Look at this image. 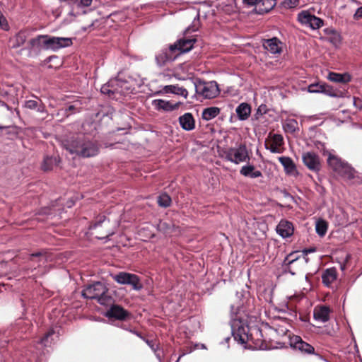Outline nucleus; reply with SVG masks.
<instances>
[{
	"instance_id": "nucleus-1",
	"label": "nucleus",
	"mask_w": 362,
	"mask_h": 362,
	"mask_svg": "<svg viewBox=\"0 0 362 362\" xmlns=\"http://www.w3.org/2000/svg\"><path fill=\"white\" fill-rule=\"evenodd\" d=\"M237 301L230 306V327L231 333L235 340L244 344L250 339L248 317L250 308L248 299L242 293L237 292Z\"/></svg>"
},
{
	"instance_id": "nucleus-2",
	"label": "nucleus",
	"mask_w": 362,
	"mask_h": 362,
	"mask_svg": "<svg viewBox=\"0 0 362 362\" xmlns=\"http://www.w3.org/2000/svg\"><path fill=\"white\" fill-rule=\"evenodd\" d=\"M62 146L71 155L83 158L95 156L99 153L98 144L81 134L63 141Z\"/></svg>"
},
{
	"instance_id": "nucleus-3",
	"label": "nucleus",
	"mask_w": 362,
	"mask_h": 362,
	"mask_svg": "<svg viewBox=\"0 0 362 362\" xmlns=\"http://www.w3.org/2000/svg\"><path fill=\"white\" fill-rule=\"evenodd\" d=\"M196 39L194 37H184L179 39L176 42L170 45L168 49H162L156 56V60L159 66L173 62L182 53L190 51Z\"/></svg>"
},
{
	"instance_id": "nucleus-4",
	"label": "nucleus",
	"mask_w": 362,
	"mask_h": 362,
	"mask_svg": "<svg viewBox=\"0 0 362 362\" xmlns=\"http://www.w3.org/2000/svg\"><path fill=\"white\" fill-rule=\"evenodd\" d=\"M82 296L85 298L96 299L98 303L103 305H110L112 298L108 294V288L100 282L96 281L88 285L82 291Z\"/></svg>"
},
{
	"instance_id": "nucleus-5",
	"label": "nucleus",
	"mask_w": 362,
	"mask_h": 362,
	"mask_svg": "<svg viewBox=\"0 0 362 362\" xmlns=\"http://www.w3.org/2000/svg\"><path fill=\"white\" fill-rule=\"evenodd\" d=\"M327 154L329 166L337 175L348 179H351L354 177V170L347 162L343 160L332 152L327 151Z\"/></svg>"
},
{
	"instance_id": "nucleus-6",
	"label": "nucleus",
	"mask_w": 362,
	"mask_h": 362,
	"mask_svg": "<svg viewBox=\"0 0 362 362\" xmlns=\"http://www.w3.org/2000/svg\"><path fill=\"white\" fill-rule=\"evenodd\" d=\"M131 90L132 88L129 86V82L119 78L110 79L100 88L103 94L108 95L110 97L115 94L125 95Z\"/></svg>"
},
{
	"instance_id": "nucleus-7",
	"label": "nucleus",
	"mask_w": 362,
	"mask_h": 362,
	"mask_svg": "<svg viewBox=\"0 0 362 362\" xmlns=\"http://www.w3.org/2000/svg\"><path fill=\"white\" fill-rule=\"evenodd\" d=\"M196 93L204 98L211 99L218 95L220 90L218 83L215 81L208 82L198 80L194 82Z\"/></svg>"
},
{
	"instance_id": "nucleus-8",
	"label": "nucleus",
	"mask_w": 362,
	"mask_h": 362,
	"mask_svg": "<svg viewBox=\"0 0 362 362\" xmlns=\"http://www.w3.org/2000/svg\"><path fill=\"white\" fill-rule=\"evenodd\" d=\"M111 277L119 284L131 286L134 291H140L143 288L140 278L134 274L119 272L117 274H111Z\"/></svg>"
},
{
	"instance_id": "nucleus-9",
	"label": "nucleus",
	"mask_w": 362,
	"mask_h": 362,
	"mask_svg": "<svg viewBox=\"0 0 362 362\" xmlns=\"http://www.w3.org/2000/svg\"><path fill=\"white\" fill-rule=\"evenodd\" d=\"M225 158L235 164H240L250 160L249 153L245 144H240L237 147L227 149L225 151Z\"/></svg>"
},
{
	"instance_id": "nucleus-10",
	"label": "nucleus",
	"mask_w": 362,
	"mask_h": 362,
	"mask_svg": "<svg viewBox=\"0 0 362 362\" xmlns=\"http://www.w3.org/2000/svg\"><path fill=\"white\" fill-rule=\"evenodd\" d=\"M298 21L305 27L312 30H317L323 26V20L313 15L308 10L300 11L297 16Z\"/></svg>"
},
{
	"instance_id": "nucleus-11",
	"label": "nucleus",
	"mask_w": 362,
	"mask_h": 362,
	"mask_svg": "<svg viewBox=\"0 0 362 362\" xmlns=\"http://www.w3.org/2000/svg\"><path fill=\"white\" fill-rule=\"evenodd\" d=\"M289 345L294 349L303 354H313L315 353L314 347L310 344L304 341L300 336H289Z\"/></svg>"
},
{
	"instance_id": "nucleus-12",
	"label": "nucleus",
	"mask_w": 362,
	"mask_h": 362,
	"mask_svg": "<svg viewBox=\"0 0 362 362\" xmlns=\"http://www.w3.org/2000/svg\"><path fill=\"white\" fill-rule=\"evenodd\" d=\"M72 44L69 37H51L46 35V41L44 42L45 50L57 51L61 48L66 47Z\"/></svg>"
},
{
	"instance_id": "nucleus-13",
	"label": "nucleus",
	"mask_w": 362,
	"mask_h": 362,
	"mask_svg": "<svg viewBox=\"0 0 362 362\" xmlns=\"http://www.w3.org/2000/svg\"><path fill=\"white\" fill-rule=\"evenodd\" d=\"M300 256L298 251L292 252L288 254L283 262V267H284L285 272H288L293 276L296 274V272L293 270V264H299L300 262H301V264L308 263V258L303 257L302 259H300Z\"/></svg>"
},
{
	"instance_id": "nucleus-14",
	"label": "nucleus",
	"mask_w": 362,
	"mask_h": 362,
	"mask_svg": "<svg viewBox=\"0 0 362 362\" xmlns=\"http://www.w3.org/2000/svg\"><path fill=\"white\" fill-rule=\"evenodd\" d=\"M30 262L33 264V267L30 269L31 272L37 271L34 276H38L44 274L45 264L47 263V257L42 252H36L30 255Z\"/></svg>"
},
{
	"instance_id": "nucleus-15",
	"label": "nucleus",
	"mask_w": 362,
	"mask_h": 362,
	"mask_svg": "<svg viewBox=\"0 0 362 362\" xmlns=\"http://www.w3.org/2000/svg\"><path fill=\"white\" fill-rule=\"evenodd\" d=\"M284 145V138L281 134H274L269 135L265 141L264 146L272 153H281V146Z\"/></svg>"
},
{
	"instance_id": "nucleus-16",
	"label": "nucleus",
	"mask_w": 362,
	"mask_h": 362,
	"mask_svg": "<svg viewBox=\"0 0 362 362\" xmlns=\"http://www.w3.org/2000/svg\"><path fill=\"white\" fill-rule=\"evenodd\" d=\"M302 159L304 165L313 172H318L320 169L319 156L314 152H305L303 153Z\"/></svg>"
},
{
	"instance_id": "nucleus-17",
	"label": "nucleus",
	"mask_w": 362,
	"mask_h": 362,
	"mask_svg": "<svg viewBox=\"0 0 362 362\" xmlns=\"http://www.w3.org/2000/svg\"><path fill=\"white\" fill-rule=\"evenodd\" d=\"M130 313L119 305H112L107 311L105 316L118 320H124L129 317Z\"/></svg>"
},
{
	"instance_id": "nucleus-18",
	"label": "nucleus",
	"mask_w": 362,
	"mask_h": 362,
	"mask_svg": "<svg viewBox=\"0 0 362 362\" xmlns=\"http://www.w3.org/2000/svg\"><path fill=\"white\" fill-rule=\"evenodd\" d=\"M46 41V35H40L36 37L30 39L25 47L30 52H40L45 49L44 42Z\"/></svg>"
},
{
	"instance_id": "nucleus-19",
	"label": "nucleus",
	"mask_w": 362,
	"mask_h": 362,
	"mask_svg": "<svg viewBox=\"0 0 362 362\" xmlns=\"http://www.w3.org/2000/svg\"><path fill=\"white\" fill-rule=\"evenodd\" d=\"M180 103H173L168 100L162 99H156L152 101V105L156 110H163L165 112H170L177 109L180 107Z\"/></svg>"
},
{
	"instance_id": "nucleus-20",
	"label": "nucleus",
	"mask_w": 362,
	"mask_h": 362,
	"mask_svg": "<svg viewBox=\"0 0 362 362\" xmlns=\"http://www.w3.org/2000/svg\"><path fill=\"white\" fill-rule=\"evenodd\" d=\"M276 233L283 238L291 237L294 232L293 223L286 220H281L276 226Z\"/></svg>"
},
{
	"instance_id": "nucleus-21",
	"label": "nucleus",
	"mask_w": 362,
	"mask_h": 362,
	"mask_svg": "<svg viewBox=\"0 0 362 362\" xmlns=\"http://www.w3.org/2000/svg\"><path fill=\"white\" fill-rule=\"evenodd\" d=\"M330 309L326 305L317 306L313 311L314 319L320 322L325 323L329 320Z\"/></svg>"
},
{
	"instance_id": "nucleus-22",
	"label": "nucleus",
	"mask_w": 362,
	"mask_h": 362,
	"mask_svg": "<svg viewBox=\"0 0 362 362\" xmlns=\"http://www.w3.org/2000/svg\"><path fill=\"white\" fill-rule=\"evenodd\" d=\"M33 99L25 101L24 107L31 110H35L39 113H47L46 107L42 101L37 96H33Z\"/></svg>"
},
{
	"instance_id": "nucleus-23",
	"label": "nucleus",
	"mask_w": 362,
	"mask_h": 362,
	"mask_svg": "<svg viewBox=\"0 0 362 362\" xmlns=\"http://www.w3.org/2000/svg\"><path fill=\"white\" fill-rule=\"evenodd\" d=\"M30 32L26 30L19 31L12 39H11V47L18 48L23 45L30 37Z\"/></svg>"
},
{
	"instance_id": "nucleus-24",
	"label": "nucleus",
	"mask_w": 362,
	"mask_h": 362,
	"mask_svg": "<svg viewBox=\"0 0 362 362\" xmlns=\"http://www.w3.org/2000/svg\"><path fill=\"white\" fill-rule=\"evenodd\" d=\"M278 159L280 163L283 165L286 174L291 175H296L298 174L296 166L290 157L281 156Z\"/></svg>"
},
{
	"instance_id": "nucleus-25",
	"label": "nucleus",
	"mask_w": 362,
	"mask_h": 362,
	"mask_svg": "<svg viewBox=\"0 0 362 362\" xmlns=\"http://www.w3.org/2000/svg\"><path fill=\"white\" fill-rule=\"evenodd\" d=\"M180 127L185 131H191L195 127V121L192 115L189 112L185 113L179 117Z\"/></svg>"
},
{
	"instance_id": "nucleus-26",
	"label": "nucleus",
	"mask_w": 362,
	"mask_h": 362,
	"mask_svg": "<svg viewBox=\"0 0 362 362\" xmlns=\"http://www.w3.org/2000/svg\"><path fill=\"white\" fill-rule=\"evenodd\" d=\"M281 42L277 37H272L264 40V47L272 54H279L281 52Z\"/></svg>"
},
{
	"instance_id": "nucleus-27",
	"label": "nucleus",
	"mask_w": 362,
	"mask_h": 362,
	"mask_svg": "<svg viewBox=\"0 0 362 362\" xmlns=\"http://www.w3.org/2000/svg\"><path fill=\"white\" fill-rule=\"evenodd\" d=\"M337 278V272L334 267L326 269L322 274V283L327 287H330Z\"/></svg>"
},
{
	"instance_id": "nucleus-28",
	"label": "nucleus",
	"mask_w": 362,
	"mask_h": 362,
	"mask_svg": "<svg viewBox=\"0 0 362 362\" xmlns=\"http://www.w3.org/2000/svg\"><path fill=\"white\" fill-rule=\"evenodd\" d=\"M276 4V0H258L256 5L257 12L263 14L270 11Z\"/></svg>"
},
{
	"instance_id": "nucleus-29",
	"label": "nucleus",
	"mask_w": 362,
	"mask_h": 362,
	"mask_svg": "<svg viewBox=\"0 0 362 362\" xmlns=\"http://www.w3.org/2000/svg\"><path fill=\"white\" fill-rule=\"evenodd\" d=\"M59 337V333L54 328L50 329L40 339V344L45 346H50L51 344Z\"/></svg>"
},
{
	"instance_id": "nucleus-30",
	"label": "nucleus",
	"mask_w": 362,
	"mask_h": 362,
	"mask_svg": "<svg viewBox=\"0 0 362 362\" xmlns=\"http://www.w3.org/2000/svg\"><path fill=\"white\" fill-rule=\"evenodd\" d=\"M240 173L245 177L250 178H257L262 177V173L260 170H255L253 165H246L241 168Z\"/></svg>"
},
{
	"instance_id": "nucleus-31",
	"label": "nucleus",
	"mask_w": 362,
	"mask_h": 362,
	"mask_svg": "<svg viewBox=\"0 0 362 362\" xmlns=\"http://www.w3.org/2000/svg\"><path fill=\"white\" fill-rule=\"evenodd\" d=\"M327 78L332 82L346 83L351 81V76L348 73L329 72Z\"/></svg>"
},
{
	"instance_id": "nucleus-32",
	"label": "nucleus",
	"mask_w": 362,
	"mask_h": 362,
	"mask_svg": "<svg viewBox=\"0 0 362 362\" xmlns=\"http://www.w3.org/2000/svg\"><path fill=\"white\" fill-rule=\"evenodd\" d=\"M163 90L165 93H173L175 95H181L185 98H187L188 92L183 87H180L177 85H168L163 87Z\"/></svg>"
},
{
	"instance_id": "nucleus-33",
	"label": "nucleus",
	"mask_w": 362,
	"mask_h": 362,
	"mask_svg": "<svg viewBox=\"0 0 362 362\" xmlns=\"http://www.w3.org/2000/svg\"><path fill=\"white\" fill-rule=\"evenodd\" d=\"M238 117L240 120L247 119L251 113V107L246 103H240L235 110Z\"/></svg>"
},
{
	"instance_id": "nucleus-34",
	"label": "nucleus",
	"mask_w": 362,
	"mask_h": 362,
	"mask_svg": "<svg viewBox=\"0 0 362 362\" xmlns=\"http://www.w3.org/2000/svg\"><path fill=\"white\" fill-rule=\"evenodd\" d=\"M322 93H324L329 97H332V98H345L347 96L346 95H347L348 92L334 89L332 87H331L328 85H325V89L323 90Z\"/></svg>"
},
{
	"instance_id": "nucleus-35",
	"label": "nucleus",
	"mask_w": 362,
	"mask_h": 362,
	"mask_svg": "<svg viewBox=\"0 0 362 362\" xmlns=\"http://www.w3.org/2000/svg\"><path fill=\"white\" fill-rule=\"evenodd\" d=\"M220 113V109L217 107H210L205 108L202 112V119L209 121L215 118Z\"/></svg>"
},
{
	"instance_id": "nucleus-36",
	"label": "nucleus",
	"mask_w": 362,
	"mask_h": 362,
	"mask_svg": "<svg viewBox=\"0 0 362 362\" xmlns=\"http://www.w3.org/2000/svg\"><path fill=\"white\" fill-rule=\"evenodd\" d=\"M298 122L296 119H289L286 121L284 128L286 132L293 134L298 129Z\"/></svg>"
},
{
	"instance_id": "nucleus-37",
	"label": "nucleus",
	"mask_w": 362,
	"mask_h": 362,
	"mask_svg": "<svg viewBox=\"0 0 362 362\" xmlns=\"http://www.w3.org/2000/svg\"><path fill=\"white\" fill-rule=\"evenodd\" d=\"M315 230L320 237H323L327 230V222L322 219L318 220L315 224Z\"/></svg>"
},
{
	"instance_id": "nucleus-38",
	"label": "nucleus",
	"mask_w": 362,
	"mask_h": 362,
	"mask_svg": "<svg viewBox=\"0 0 362 362\" xmlns=\"http://www.w3.org/2000/svg\"><path fill=\"white\" fill-rule=\"evenodd\" d=\"M171 202L170 197L166 193H163L158 197V204L161 207L166 208L170 206Z\"/></svg>"
},
{
	"instance_id": "nucleus-39",
	"label": "nucleus",
	"mask_w": 362,
	"mask_h": 362,
	"mask_svg": "<svg viewBox=\"0 0 362 362\" xmlns=\"http://www.w3.org/2000/svg\"><path fill=\"white\" fill-rule=\"evenodd\" d=\"M56 163V157L47 156L45 158L42 165V168L45 171L50 170L52 169L53 165L55 164Z\"/></svg>"
},
{
	"instance_id": "nucleus-40",
	"label": "nucleus",
	"mask_w": 362,
	"mask_h": 362,
	"mask_svg": "<svg viewBox=\"0 0 362 362\" xmlns=\"http://www.w3.org/2000/svg\"><path fill=\"white\" fill-rule=\"evenodd\" d=\"M199 13H197L196 16L194 18L192 23L189 25L185 30V35L197 31L199 26Z\"/></svg>"
},
{
	"instance_id": "nucleus-41",
	"label": "nucleus",
	"mask_w": 362,
	"mask_h": 362,
	"mask_svg": "<svg viewBox=\"0 0 362 362\" xmlns=\"http://www.w3.org/2000/svg\"><path fill=\"white\" fill-rule=\"evenodd\" d=\"M325 85L326 84L313 83L308 86V90L309 93H322Z\"/></svg>"
},
{
	"instance_id": "nucleus-42",
	"label": "nucleus",
	"mask_w": 362,
	"mask_h": 362,
	"mask_svg": "<svg viewBox=\"0 0 362 362\" xmlns=\"http://www.w3.org/2000/svg\"><path fill=\"white\" fill-rule=\"evenodd\" d=\"M104 223L105 225L109 224L110 221L109 220H107L105 216H100L96 221L91 224L89 227L90 230H94L102 226V224Z\"/></svg>"
},
{
	"instance_id": "nucleus-43",
	"label": "nucleus",
	"mask_w": 362,
	"mask_h": 362,
	"mask_svg": "<svg viewBox=\"0 0 362 362\" xmlns=\"http://www.w3.org/2000/svg\"><path fill=\"white\" fill-rule=\"evenodd\" d=\"M300 0H284L282 6L286 8H294L299 5Z\"/></svg>"
},
{
	"instance_id": "nucleus-44",
	"label": "nucleus",
	"mask_w": 362,
	"mask_h": 362,
	"mask_svg": "<svg viewBox=\"0 0 362 362\" xmlns=\"http://www.w3.org/2000/svg\"><path fill=\"white\" fill-rule=\"evenodd\" d=\"M82 129H83V134H89L90 133V131L89 129H95V124L92 122H84L82 124Z\"/></svg>"
},
{
	"instance_id": "nucleus-45",
	"label": "nucleus",
	"mask_w": 362,
	"mask_h": 362,
	"mask_svg": "<svg viewBox=\"0 0 362 362\" xmlns=\"http://www.w3.org/2000/svg\"><path fill=\"white\" fill-rule=\"evenodd\" d=\"M353 105L356 108H357L358 110H361L362 109V99H361L359 98L354 97L353 98Z\"/></svg>"
},
{
	"instance_id": "nucleus-46",
	"label": "nucleus",
	"mask_w": 362,
	"mask_h": 362,
	"mask_svg": "<svg viewBox=\"0 0 362 362\" xmlns=\"http://www.w3.org/2000/svg\"><path fill=\"white\" fill-rule=\"evenodd\" d=\"M354 18L355 20H358L360 18H362V6L358 8L354 14Z\"/></svg>"
},
{
	"instance_id": "nucleus-47",
	"label": "nucleus",
	"mask_w": 362,
	"mask_h": 362,
	"mask_svg": "<svg viewBox=\"0 0 362 362\" xmlns=\"http://www.w3.org/2000/svg\"><path fill=\"white\" fill-rule=\"evenodd\" d=\"M114 233H115V231H114V230H107V231H106L105 236H103V237H97V238H98V239H101V240H103V239L109 240V238H110V236H112V235H114Z\"/></svg>"
},
{
	"instance_id": "nucleus-48",
	"label": "nucleus",
	"mask_w": 362,
	"mask_h": 362,
	"mask_svg": "<svg viewBox=\"0 0 362 362\" xmlns=\"http://www.w3.org/2000/svg\"><path fill=\"white\" fill-rule=\"evenodd\" d=\"M92 1L93 0H80L78 5L83 7H88L90 6Z\"/></svg>"
},
{
	"instance_id": "nucleus-49",
	"label": "nucleus",
	"mask_w": 362,
	"mask_h": 362,
	"mask_svg": "<svg viewBox=\"0 0 362 362\" xmlns=\"http://www.w3.org/2000/svg\"><path fill=\"white\" fill-rule=\"evenodd\" d=\"M148 346L149 347L154 351V352H156L157 351V349L156 347L155 346V344L153 343V341L152 340H148V339H145V340H144Z\"/></svg>"
},
{
	"instance_id": "nucleus-50",
	"label": "nucleus",
	"mask_w": 362,
	"mask_h": 362,
	"mask_svg": "<svg viewBox=\"0 0 362 362\" xmlns=\"http://www.w3.org/2000/svg\"><path fill=\"white\" fill-rule=\"evenodd\" d=\"M197 348H201L202 349H206L205 344H195L194 348H190L189 349V353L192 352L195 349H197Z\"/></svg>"
},
{
	"instance_id": "nucleus-51",
	"label": "nucleus",
	"mask_w": 362,
	"mask_h": 362,
	"mask_svg": "<svg viewBox=\"0 0 362 362\" xmlns=\"http://www.w3.org/2000/svg\"><path fill=\"white\" fill-rule=\"evenodd\" d=\"M159 230H167L170 228V225L165 222H160L158 225Z\"/></svg>"
},
{
	"instance_id": "nucleus-52",
	"label": "nucleus",
	"mask_w": 362,
	"mask_h": 362,
	"mask_svg": "<svg viewBox=\"0 0 362 362\" xmlns=\"http://www.w3.org/2000/svg\"><path fill=\"white\" fill-rule=\"evenodd\" d=\"M243 3L248 6L257 5L258 0H243Z\"/></svg>"
},
{
	"instance_id": "nucleus-53",
	"label": "nucleus",
	"mask_w": 362,
	"mask_h": 362,
	"mask_svg": "<svg viewBox=\"0 0 362 362\" xmlns=\"http://www.w3.org/2000/svg\"><path fill=\"white\" fill-rule=\"evenodd\" d=\"M129 332L136 335L137 337H139V338H141L142 340H145V338L141 335V333H139V332H137L136 330H134V329H129Z\"/></svg>"
},
{
	"instance_id": "nucleus-54",
	"label": "nucleus",
	"mask_w": 362,
	"mask_h": 362,
	"mask_svg": "<svg viewBox=\"0 0 362 362\" xmlns=\"http://www.w3.org/2000/svg\"><path fill=\"white\" fill-rule=\"evenodd\" d=\"M76 109L75 106L73 105H69L66 110L65 112L69 115V112L74 111Z\"/></svg>"
},
{
	"instance_id": "nucleus-55",
	"label": "nucleus",
	"mask_w": 362,
	"mask_h": 362,
	"mask_svg": "<svg viewBox=\"0 0 362 362\" xmlns=\"http://www.w3.org/2000/svg\"><path fill=\"white\" fill-rule=\"evenodd\" d=\"M0 106L6 107L8 110L11 111V108L4 101L0 100Z\"/></svg>"
},
{
	"instance_id": "nucleus-56",
	"label": "nucleus",
	"mask_w": 362,
	"mask_h": 362,
	"mask_svg": "<svg viewBox=\"0 0 362 362\" xmlns=\"http://www.w3.org/2000/svg\"><path fill=\"white\" fill-rule=\"evenodd\" d=\"M315 251V248H309V249L304 250L303 252L304 255H308V253L314 252Z\"/></svg>"
},
{
	"instance_id": "nucleus-57",
	"label": "nucleus",
	"mask_w": 362,
	"mask_h": 362,
	"mask_svg": "<svg viewBox=\"0 0 362 362\" xmlns=\"http://www.w3.org/2000/svg\"><path fill=\"white\" fill-rule=\"evenodd\" d=\"M187 352H182L178 358L177 359L176 362H179L180 358L184 356L185 354H187Z\"/></svg>"
},
{
	"instance_id": "nucleus-58",
	"label": "nucleus",
	"mask_w": 362,
	"mask_h": 362,
	"mask_svg": "<svg viewBox=\"0 0 362 362\" xmlns=\"http://www.w3.org/2000/svg\"><path fill=\"white\" fill-rule=\"evenodd\" d=\"M156 357L159 360L160 362H162V360H161V357L160 356V354L159 353H157L156 354Z\"/></svg>"
},
{
	"instance_id": "nucleus-59",
	"label": "nucleus",
	"mask_w": 362,
	"mask_h": 362,
	"mask_svg": "<svg viewBox=\"0 0 362 362\" xmlns=\"http://www.w3.org/2000/svg\"><path fill=\"white\" fill-rule=\"evenodd\" d=\"M142 83H143V82L140 81V82H137L136 85L137 86H141Z\"/></svg>"
},
{
	"instance_id": "nucleus-60",
	"label": "nucleus",
	"mask_w": 362,
	"mask_h": 362,
	"mask_svg": "<svg viewBox=\"0 0 362 362\" xmlns=\"http://www.w3.org/2000/svg\"><path fill=\"white\" fill-rule=\"evenodd\" d=\"M123 329H125V330H127L129 332V329H127V327H123Z\"/></svg>"
},
{
	"instance_id": "nucleus-61",
	"label": "nucleus",
	"mask_w": 362,
	"mask_h": 362,
	"mask_svg": "<svg viewBox=\"0 0 362 362\" xmlns=\"http://www.w3.org/2000/svg\"><path fill=\"white\" fill-rule=\"evenodd\" d=\"M341 269L342 270H344V266H341Z\"/></svg>"
},
{
	"instance_id": "nucleus-62",
	"label": "nucleus",
	"mask_w": 362,
	"mask_h": 362,
	"mask_svg": "<svg viewBox=\"0 0 362 362\" xmlns=\"http://www.w3.org/2000/svg\"><path fill=\"white\" fill-rule=\"evenodd\" d=\"M4 127H0V129H4Z\"/></svg>"
}]
</instances>
